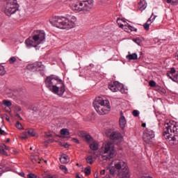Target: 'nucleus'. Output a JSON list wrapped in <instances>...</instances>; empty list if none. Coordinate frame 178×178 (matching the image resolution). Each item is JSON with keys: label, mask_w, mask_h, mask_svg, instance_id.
<instances>
[{"label": "nucleus", "mask_w": 178, "mask_h": 178, "mask_svg": "<svg viewBox=\"0 0 178 178\" xmlns=\"http://www.w3.org/2000/svg\"><path fill=\"white\" fill-rule=\"evenodd\" d=\"M44 83L47 88L56 95H58V97H63L65 91H66L65 82L56 75L47 76Z\"/></svg>", "instance_id": "obj_1"}, {"label": "nucleus", "mask_w": 178, "mask_h": 178, "mask_svg": "<svg viewBox=\"0 0 178 178\" xmlns=\"http://www.w3.org/2000/svg\"><path fill=\"white\" fill-rule=\"evenodd\" d=\"M76 22H77V18L72 16L70 18H66L64 17H54L51 20L50 23L54 27L58 29H73L76 27Z\"/></svg>", "instance_id": "obj_2"}, {"label": "nucleus", "mask_w": 178, "mask_h": 178, "mask_svg": "<svg viewBox=\"0 0 178 178\" xmlns=\"http://www.w3.org/2000/svg\"><path fill=\"white\" fill-rule=\"evenodd\" d=\"M114 163L115 166H111L109 168L110 175L115 176L116 170H118V176L120 178H129L130 177V172L129 171V167L127 164L122 160L113 161L111 165Z\"/></svg>", "instance_id": "obj_3"}, {"label": "nucleus", "mask_w": 178, "mask_h": 178, "mask_svg": "<svg viewBox=\"0 0 178 178\" xmlns=\"http://www.w3.org/2000/svg\"><path fill=\"white\" fill-rule=\"evenodd\" d=\"M165 134H169L167 136V140H169L170 145H178V126L176 124H168L164 129L163 136Z\"/></svg>", "instance_id": "obj_4"}, {"label": "nucleus", "mask_w": 178, "mask_h": 178, "mask_svg": "<svg viewBox=\"0 0 178 178\" xmlns=\"http://www.w3.org/2000/svg\"><path fill=\"white\" fill-rule=\"evenodd\" d=\"M102 159L103 161H111L113 158L116 156V149H115V145L111 142H107L103 144L102 147Z\"/></svg>", "instance_id": "obj_5"}, {"label": "nucleus", "mask_w": 178, "mask_h": 178, "mask_svg": "<svg viewBox=\"0 0 178 178\" xmlns=\"http://www.w3.org/2000/svg\"><path fill=\"white\" fill-rule=\"evenodd\" d=\"M93 105L99 115H106L111 111V104L108 99L104 100V99L98 97L95 102H93Z\"/></svg>", "instance_id": "obj_6"}, {"label": "nucleus", "mask_w": 178, "mask_h": 178, "mask_svg": "<svg viewBox=\"0 0 178 178\" xmlns=\"http://www.w3.org/2000/svg\"><path fill=\"white\" fill-rule=\"evenodd\" d=\"M92 6H94V1L92 0H83L79 1L77 3H74L72 5V9L76 12L87 13L90 12Z\"/></svg>", "instance_id": "obj_7"}, {"label": "nucleus", "mask_w": 178, "mask_h": 178, "mask_svg": "<svg viewBox=\"0 0 178 178\" xmlns=\"http://www.w3.org/2000/svg\"><path fill=\"white\" fill-rule=\"evenodd\" d=\"M19 10V3H17V0H9L7 2L4 13L6 16H12V15L16 13Z\"/></svg>", "instance_id": "obj_8"}, {"label": "nucleus", "mask_w": 178, "mask_h": 178, "mask_svg": "<svg viewBox=\"0 0 178 178\" xmlns=\"http://www.w3.org/2000/svg\"><path fill=\"white\" fill-rule=\"evenodd\" d=\"M106 137H109L110 140H111L114 143H116V141L120 143V141H122V134L119 133L118 131H112L111 129H107L106 131Z\"/></svg>", "instance_id": "obj_9"}, {"label": "nucleus", "mask_w": 178, "mask_h": 178, "mask_svg": "<svg viewBox=\"0 0 178 178\" xmlns=\"http://www.w3.org/2000/svg\"><path fill=\"white\" fill-rule=\"evenodd\" d=\"M155 137V132L152 131V129H147L143 133V141L146 143V144H152V140Z\"/></svg>", "instance_id": "obj_10"}, {"label": "nucleus", "mask_w": 178, "mask_h": 178, "mask_svg": "<svg viewBox=\"0 0 178 178\" xmlns=\"http://www.w3.org/2000/svg\"><path fill=\"white\" fill-rule=\"evenodd\" d=\"M29 70H38V72H44L45 70V66L42 65V63L39 62L34 64H30L27 66Z\"/></svg>", "instance_id": "obj_11"}, {"label": "nucleus", "mask_w": 178, "mask_h": 178, "mask_svg": "<svg viewBox=\"0 0 178 178\" xmlns=\"http://www.w3.org/2000/svg\"><path fill=\"white\" fill-rule=\"evenodd\" d=\"M25 44L28 48H31V47H33V48H37V47L40 45V42L35 40L34 36H33L26 39L25 41Z\"/></svg>", "instance_id": "obj_12"}, {"label": "nucleus", "mask_w": 178, "mask_h": 178, "mask_svg": "<svg viewBox=\"0 0 178 178\" xmlns=\"http://www.w3.org/2000/svg\"><path fill=\"white\" fill-rule=\"evenodd\" d=\"M21 138H29V137H35V131L33 129H28L21 134Z\"/></svg>", "instance_id": "obj_13"}, {"label": "nucleus", "mask_w": 178, "mask_h": 178, "mask_svg": "<svg viewBox=\"0 0 178 178\" xmlns=\"http://www.w3.org/2000/svg\"><path fill=\"white\" fill-rule=\"evenodd\" d=\"M33 40L40 43L45 40V33L42 31H40L38 34L33 35Z\"/></svg>", "instance_id": "obj_14"}, {"label": "nucleus", "mask_w": 178, "mask_h": 178, "mask_svg": "<svg viewBox=\"0 0 178 178\" xmlns=\"http://www.w3.org/2000/svg\"><path fill=\"white\" fill-rule=\"evenodd\" d=\"M120 127L123 130L124 127H126V124L127 122L126 121V118H124V115H123V113L121 112V117L120 118Z\"/></svg>", "instance_id": "obj_15"}, {"label": "nucleus", "mask_w": 178, "mask_h": 178, "mask_svg": "<svg viewBox=\"0 0 178 178\" xmlns=\"http://www.w3.org/2000/svg\"><path fill=\"white\" fill-rule=\"evenodd\" d=\"M90 148L92 151H98V149H99V145L98 144V142L93 140L90 144Z\"/></svg>", "instance_id": "obj_16"}, {"label": "nucleus", "mask_w": 178, "mask_h": 178, "mask_svg": "<svg viewBox=\"0 0 178 178\" xmlns=\"http://www.w3.org/2000/svg\"><path fill=\"white\" fill-rule=\"evenodd\" d=\"M60 161L61 163H69V162H70V159L69 158V156L63 154L60 158Z\"/></svg>", "instance_id": "obj_17"}, {"label": "nucleus", "mask_w": 178, "mask_h": 178, "mask_svg": "<svg viewBox=\"0 0 178 178\" xmlns=\"http://www.w3.org/2000/svg\"><path fill=\"white\" fill-rule=\"evenodd\" d=\"M147 6V1H145V0H143L140 1L138 3V8L140 10H141V12H143V10H145L146 9Z\"/></svg>", "instance_id": "obj_18"}, {"label": "nucleus", "mask_w": 178, "mask_h": 178, "mask_svg": "<svg viewBox=\"0 0 178 178\" xmlns=\"http://www.w3.org/2000/svg\"><path fill=\"white\" fill-rule=\"evenodd\" d=\"M119 27L120 29H123V27H128L129 30H131V31H137V29L136 28H135L134 26H131L129 24H126L125 25H123V24H120L119 25Z\"/></svg>", "instance_id": "obj_19"}, {"label": "nucleus", "mask_w": 178, "mask_h": 178, "mask_svg": "<svg viewBox=\"0 0 178 178\" xmlns=\"http://www.w3.org/2000/svg\"><path fill=\"white\" fill-rule=\"evenodd\" d=\"M108 88L113 92H118L115 81L114 82H111V83L108 84Z\"/></svg>", "instance_id": "obj_20"}, {"label": "nucleus", "mask_w": 178, "mask_h": 178, "mask_svg": "<svg viewBox=\"0 0 178 178\" xmlns=\"http://www.w3.org/2000/svg\"><path fill=\"white\" fill-rule=\"evenodd\" d=\"M31 161H32L33 163H41V160L38 156H31Z\"/></svg>", "instance_id": "obj_21"}, {"label": "nucleus", "mask_w": 178, "mask_h": 178, "mask_svg": "<svg viewBox=\"0 0 178 178\" xmlns=\"http://www.w3.org/2000/svg\"><path fill=\"white\" fill-rule=\"evenodd\" d=\"M126 58L128 59V60H136L138 56L137 54L134 53L132 54L127 55Z\"/></svg>", "instance_id": "obj_22"}, {"label": "nucleus", "mask_w": 178, "mask_h": 178, "mask_svg": "<svg viewBox=\"0 0 178 178\" xmlns=\"http://www.w3.org/2000/svg\"><path fill=\"white\" fill-rule=\"evenodd\" d=\"M154 15V13H152V15L148 19L147 22L143 25V27L145 29V30H146L147 31H148V30H149V22H151V19H152V16Z\"/></svg>", "instance_id": "obj_23"}, {"label": "nucleus", "mask_w": 178, "mask_h": 178, "mask_svg": "<svg viewBox=\"0 0 178 178\" xmlns=\"http://www.w3.org/2000/svg\"><path fill=\"white\" fill-rule=\"evenodd\" d=\"M86 161L89 165H92L94 163V158L92 157V155L86 157Z\"/></svg>", "instance_id": "obj_24"}, {"label": "nucleus", "mask_w": 178, "mask_h": 178, "mask_svg": "<svg viewBox=\"0 0 178 178\" xmlns=\"http://www.w3.org/2000/svg\"><path fill=\"white\" fill-rule=\"evenodd\" d=\"M115 88H117V92L122 90L123 88V84L119 83V81H115Z\"/></svg>", "instance_id": "obj_25"}, {"label": "nucleus", "mask_w": 178, "mask_h": 178, "mask_svg": "<svg viewBox=\"0 0 178 178\" xmlns=\"http://www.w3.org/2000/svg\"><path fill=\"white\" fill-rule=\"evenodd\" d=\"M84 173L86 174V176H90V175H91V167L88 166L85 168Z\"/></svg>", "instance_id": "obj_26"}, {"label": "nucleus", "mask_w": 178, "mask_h": 178, "mask_svg": "<svg viewBox=\"0 0 178 178\" xmlns=\"http://www.w3.org/2000/svg\"><path fill=\"white\" fill-rule=\"evenodd\" d=\"M60 134L61 136H69L70 134L67 129H63L60 130Z\"/></svg>", "instance_id": "obj_27"}, {"label": "nucleus", "mask_w": 178, "mask_h": 178, "mask_svg": "<svg viewBox=\"0 0 178 178\" xmlns=\"http://www.w3.org/2000/svg\"><path fill=\"white\" fill-rule=\"evenodd\" d=\"M5 74H6L5 67H3V65H0V76H5Z\"/></svg>", "instance_id": "obj_28"}, {"label": "nucleus", "mask_w": 178, "mask_h": 178, "mask_svg": "<svg viewBox=\"0 0 178 178\" xmlns=\"http://www.w3.org/2000/svg\"><path fill=\"white\" fill-rule=\"evenodd\" d=\"M85 140H86L87 143H90L93 141L94 139L91 137V135L86 134L85 135Z\"/></svg>", "instance_id": "obj_29"}, {"label": "nucleus", "mask_w": 178, "mask_h": 178, "mask_svg": "<svg viewBox=\"0 0 178 178\" xmlns=\"http://www.w3.org/2000/svg\"><path fill=\"white\" fill-rule=\"evenodd\" d=\"M3 105H6V106H12V102L8 101V100H3Z\"/></svg>", "instance_id": "obj_30"}, {"label": "nucleus", "mask_w": 178, "mask_h": 178, "mask_svg": "<svg viewBox=\"0 0 178 178\" xmlns=\"http://www.w3.org/2000/svg\"><path fill=\"white\" fill-rule=\"evenodd\" d=\"M89 154H90L91 155H93V159H97V158H98V154H97L95 152V151H89Z\"/></svg>", "instance_id": "obj_31"}, {"label": "nucleus", "mask_w": 178, "mask_h": 178, "mask_svg": "<svg viewBox=\"0 0 178 178\" xmlns=\"http://www.w3.org/2000/svg\"><path fill=\"white\" fill-rule=\"evenodd\" d=\"M16 60H17L16 57L13 56L9 59V63H10V65H13V63H15Z\"/></svg>", "instance_id": "obj_32"}, {"label": "nucleus", "mask_w": 178, "mask_h": 178, "mask_svg": "<svg viewBox=\"0 0 178 178\" xmlns=\"http://www.w3.org/2000/svg\"><path fill=\"white\" fill-rule=\"evenodd\" d=\"M15 127H17V129H19V130H22L23 129V126L20 124L19 121L17 122Z\"/></svg>", "instance_id": "obj_33"}, {"label": "nucleus", "mask_w": 178, "mask_h": 178, "mask_svg": "<svg viewBox=\"0 0 178 178\" xmlns=\"http://www.w3.org/2000/svg\"><path fill=\"white\" fill-rule=\"evenodd\" d=\"M132 115H134V116L135 118H137L140 115V111H138V110H134L133 112H132Z\"/></svg>", "instance_id": "obj_34"}, {"label": "nucleus", "mask_w": 178, "mask_h": 178, "mask_svg": "<svg viewBox=\"0 0 178 178\" xmlns=\"http://www.w3.org/2000/svg\"><path fill=\"white\" fill-rule=\"evenodd\" d=\"M149 86H150V87H155L156 86V82L154 80L149 81Z\"/></svg>", "instance_id": "obj_35"}, {"label": "nucleus", "mask_w": 178, "mask_h": 178, "mask_svg": "<svg viewBox=\"0 0 178 178\" xmlns=\"http://www.w3.org/2000/svg\"><path fill=\"white\" fill-rule=\"evenodd\" d=\"M0 154L1 155H5V156H8V152H6V151H5V149H1V147H0Z\"/></svg>", "instance_id": "obj_36"}, {"label": "nucleus", "mask_w": 178, "mask_h": 178, "mask_svg": "<svg viewBox=\"0 0 178 178\" xmlns=\"http://www.w3.org/2000/svg\"><path fill=\"white\" fill-rule=\"evenodd\" d=\"M60 169L61 170H63L64 172L67 173V168H66V166L61 165H60Z\"/></svg>", "instance_id": "obj_37"}, {"label": "nucleus", "mask_w": 178, "mask_h": 178, "mask_svg": "<svg viewBox=\"0 0 178 178\" xmlns=\"http://www.w3.org/2000/svg\"><path fill=\"white\" fill-rule=\"evenodd\" d=\"M168 3L176 4L178 2V0H165Z\"/></svg>", "instance_id": "obj_38"}, {"label": "nucleus", "mask_w": 178, "mask_h": 178, "mask_svg": "<svg viewBox=\"0 0 178 178\" xmlns=\"http://www.w3.org/2000/svg\"><path fill=\"white\" fill-rule=\"evenodd\" d=\"M27 178H37V175L33 173H29L27 175Z\"/></svg>", "instance_id": "obj_39"}, {"label": "nucleus", "mask_w": 178, "mask_h": 178, "mask_svg": "<svg viewBox=\"0 0 178 178\" xmlns=\"http://www.w3.org/2000/svg\"><path fill=\"white\" fill-rule=\"evenodd\" d=\"M133 41L135 42L136 44H137L138 45H140V44H141V41L138 38L134 39Z\"/></svg>", "instance_id": "obj_40"}, {"label": "nucleus", "mask_w": 178, "mask_h": 178, "mask_svg": "<svg viewBox=\"0 0 178 178\" xmlns=\"http://www.w3.org/2000/svg\"><path fill=\"white\" fill-rule=\"evenodd\" d=\"M44 137H45V138H51L54 137V135H52L51 134L46 133Z\"/></svg>", "instance_id": "obj_41"}, {"label": "nucleus", "mask_w": 178, "mask_h": 178, "mask_svg": "<svg viewBox=\"0 0 178 178\" xmlns=\"http://www.w3.org/2000/svg\"><path fill=\"white\" fill-rule=\"evenodd\" d=\"M54 139H49L48 140L44 141V144H48L49 143H54Z\"/></svg>", "instance_id": "obj_42"}, {"label": "nucleus", "mask_w": 178, "mask_h": 178, "mask_svg": "<svg viewBox=\"0 0 178 178\" xmlns=\"http://www.w3.org/2000/svg\"><path fill=\"white\" fill-rule=\"evenodd\" d=\"M0 134H1V136H6V132H5V131L2 130V129L0 128Z\"/></svg>", "instance_id": "obj_43"}, {"label": "nucleus", "mask_w": 178, "mask_h": 178, "mask_svg": "<svg viewBox=\"0 0 178 178\" xmlns=\"http://www.w3.org/2000/svg\"><path fill=\"white\" fill-rule=\"evenodd\" d=\"M72 141H73L74 143H76V144H80V141H79V139H77V138H73V139H72Z\"/></svg>", "instance_id": "obj_44"}, {"label": "nucleus", "mask_w": 178, "mask_h": 178, "mask_svg": "<svg viewBox=\"0 0 178 178\" xmlns=\"http://www.w3.org/2000/svg\"><path fill=\"white\" fill-rule=\"evenodd\" d=\"M160 92H161V94H165L166 92V90L165 88H161L160 90Z\"/></svg>", "instance_id": "obj_45"}, {"label": "nucleus", "mask_w": 178, "mask_h": 178, "mask_svg": "<svg viewBox=\"0 0 178 178\" xmlns=\"http://www.w3.org/2000/svg\"><path fill=\"white\" fill-rule=\"evenodd\" d=\"M47 178H58V176H56V175H53V176L47 175Z\"/></svg>", "instance_id": "obj_46"}, {"label": "nucleus", "mask_w": 178, "mask_h": 178, "mask_svg": "<svg viewBox=\"0 0 178 178\" xmlns=\"http://www.w3.org/2000/svg\"><path fill=\"white\" fill-rule=\"evenodd\" d=\"M16 111H17V112H20V111H22V108H20V106H17Z\"/></svg>", "instance_id": "obj_47"}, {"label": "nucleus", "mask_w": 178, "mask_h": 178, "mask_svg": "<svg viewBox=\"0 0 178 178\" xmlns=\"http://www.w3.org/2000/svg\"><path fill=\"white\" fill-rule=\"evenodd\" d=\"M3 145H6L5 144H1V145H0V148L1 149H5V146H3Z\"/></svg>", "instance_id": "obj_48"}, {"label": "nucleus", "mask_w": 178, "mask_h": 178, "mask_svg": "<svg viewBox=\"0 0 178 178\" xmlns=\"http://www.w3.org/2000/svg\"><path fill=\"white\" fill-rule=\"evenodd\" d=\"M19 176H22V177H24V172H19Z\"/></svg>", "instance_id": "obj_49"}, {"label": "nucleus", "mask_w": 178, "mask_h": 178, "mask_svg": "<svg viewBox=\"0 0 178 178\" xmlns=\"http://www.w3.org/2000/svg\"><path fill=\"white\" fill-rule=\"evenodd\" d=\"M100 175H105V170H102L100 171Z\"/></svg>", "instance_id": "obj_50"}, {"label": "nucleus", "mask_w": 178, "mask_h": 178, "mask_svg": "<svg viewBox=\"0 0 178 178\" xmlns=\"http://www.w3.org/2000/svg\"><path fill=\"white\" fill-rule=\"evenodd\" d=\"M3 173V170L0 168V177L2 176V174Z\"/></svg>", "instance_id": "obj_51"}, {"label": "nucleus", "mask_w": 178, "mask_h": 178, "mask_svg": "<svg viewBox=\"0 0 178 178\" xmlns=\"http://www.w3.org/2000/svg\"><path fill=\"white\" fill-rule=\"evenodd\" d=\"M13 153L15 155H17V154H18V152H17L16 150H15V149L13 150Z\"/></svg>", "instance_id": "obj_52"}, {"label": "nucleus", "mask_w": 178, "mask_h": 178, "mask_svg": "<svg viewBox=\"0 0 178 178\" xmlns=\"http://www.w3.org/2000/svg\"><path fill=\"white\" fill-rule=\"evenodd\" d=\"M16 116L22 120V117L20 116V114H16Z\"/></svg>", "instance_id": "obj_53"}, {"label": "nucleus", "mask_w": 178, "mask_h": 178, "mask_svg": "<svg viewBox=\"0 0 178 178\" xmlns=\"http://www.w3.org/2000/svg\"><path fill=\"white\" fill-rule=\"evenodd\" d=\"M3 147H4V149H6L7 151L8 149H9V147L6 146V145H3Z\"/></svg>", "instance_id": "obj_54"}, {"label": "nucleus", "mask_w": 178, "mask_h": 178, "mask_svg": "<svg viewBox=\"0 0 178 178\" xmlns=\"http://www.w3.org/2000/svg\"><path fill=\"white\" fill-rule=\"evenodd\" d=\"M6 120H7L8 122H9V120H10L9 116H8V115H6Z\"/></svg>", "instance_id": "obj_55"}, {"label": "nucleus", "mask_w": 178, "mask_h": 178, "mask_svg": "<svg viewBox=\"0 0 178 178\" xmlns=\"http://www.w3.org/2000/svg\"><path fill=\"white\" fill-rule=\"evenodd\" d=\"M146 126H147V124H145V123L142 124V127H146Z\"/></svg>", "instance_id": "obj_56"}, {"label": "nucleus", "mask_w": 178, "mask_h": 178, "mask_svg": "<svg viewBox=\"0 0 178 178\" xmlns=\"http://www.w3.org/2000/svg\"><path fill=\"white\" fill-rule=\"evenodd\" d=\"M76 178H81V177H80V175H79L78 174L76 175Z\"/></svg>", "instance_id": "obj_57"}, {"label": "nucleus", "mask_w": 178, "mask_h": 178, "mask_svg": "<svg viewBox=\"0 0 178 178\" xmlns=\"http://www.w3.org/2000/svg\"><path fill=\"white\" fill-rule=\"evenodd\" d=\"M104 178H111L109 175H106Z\"/></svg>", "instance_id": "obj_58"}, {"label": "nucleus", "mask_w": 178, "mask_h": 178, "mask_svg": "<svg viewBox=\"0 0 178 178\" xmlns=\"http://www.w3.org/2000/svg\"><path fill=\"white\" fill-rule=\"evenodd\" d=\"M119 22H120V19H117V23H118V25L120 24H119Z\"/></svg>", "instance_id": "obj_59"}, {"label": "nucleus", "mask_w": 178, "mask_h": 178, "mask_svg": "<svg viewBox=\"0 0 178 178\" xmlns=\"http://www.w3.org/2000/svg\"><path fill=\"white\" fill-rule=\"evenodd\" d=\"M64 147H65V148H67V147H69V145L65 144V145H64Z\"/></svg>", "instance_id": "obj_60"}, {"label": "nucleus", "mask_w": 178, "mask_h": 178, "mask_svg": "<svg viewBox=\"0 0 178 178\" xmlns=\"http://www.w3.org/2000/svg\"><path fill=\"white\" fill-rule=\"evenodd\" d=\"M95 178H98V175H95Z\"/></svg>", "instance_id": "obj_61"}, {"label": "nucleus", "mask_w": 178, "mask_h": 178, "mask_svg": "<svg viewBox=\"0 0 178 178\" xmlns=\"http://www.w3.org/2000/svg\"><path fill=\"white\" fill-rule=\"evenodd\" d=\"M156 16H154V17L152 19V20H155Z\"/></svg>", "instance_id": "obj_62"}, {"label": "nucleus", "mask_w": 178, "mask_h": 178, "mask_svg": "<svg viewBox=\"0 0 178 178\" xmlns=\"http://www.w3.org/2000/svg\"><path fill=\"white\" fill-rule=\"evenodd\" d=\"M6 143H9V139H8V140H6Z\"/></svg>", "instance_id": "obj_63"}, {"label": "nucleus", "mask_w": 178, "mask_h": 178, "mask_svg": "<svg viewBox=\"0 0 178 178\" xmlns=\"http://www.w3.org/2000/svg\"><path fill=\"white\" fill-rule=\"evenodd\" d=\"M33 111H37V110H35V108H33Z\"/></svg>", "instance_id": "obj_64"}]
</instances>
